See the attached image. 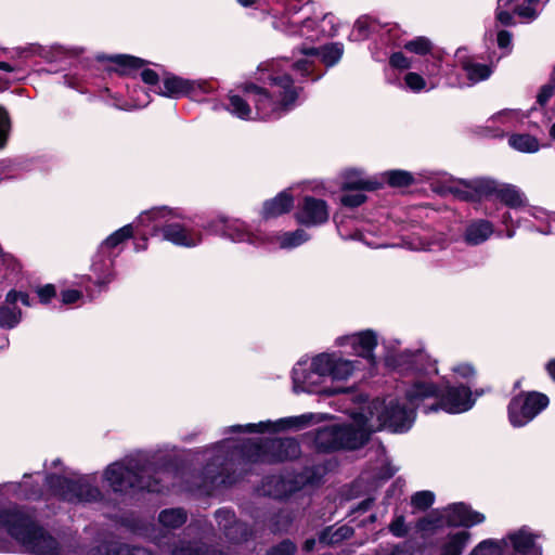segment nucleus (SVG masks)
<instances>
[{
    "label": "nucleus",
    "mask_w": 555,
    "mask_h": 555,
    "mask_svg": "<svg viewBox=\"0 0 555 555\" xmlns=\"http://www.w3.org/2000/svg\"><path fill=\"white\" fill-rule=\"evenodd\" d=\"M386 348V366L399 375L411 376L404 398L373 401L370 417L361 415L351 424H332L317 429L313 443L318 451L359 449L376 430L405 433L413 426L421 402L438 393V388L429 380L431 375L438 374L436 361L425 350L397 351L391 341Z\"/></svg>",
    "instance_id": "f257e3e1"
},
{
    "label": "nucleus",
    "mask_w": 555,
    "mask_h": 555,
    "mask_svg": "<svg viewBox=\"0 0 555 555\" xmlns=\"http://www.w3.org/2000/svg\"><path fill=\"white\" fill-rule=\"evenodd\" d=\"M207 464L196 477L198 481L189 491L210 494L219 486L236 481L237 469H245L249 463H278L299 456L300 446L293 438L272 439L263 443L253 439H224L209 450Z\"/></svg>",
    "instance_id": "f03ea898"
},
{
    "label": "nucleus",
    "mask_w": 555,
    "mask_h": 555,
    "mask_svg": "<svg viewBox=\"0 0 555 555\" xmlns=\"http://www.w3.org/2000/svg\"><path fill=\"white\" fill-rule=\"evenodd\" d=\"M259 80L266 87L249 83L245 87L248 100L253 102L255 115L249 103L240 95H230L225 107L233 116L243 119H279L295 106L301 88L295 85L292 76L285 70L284 62L269 61L259 67Z\"/></svg>",
    "instance_id": "7ed1b4c3"
},
{
    "label": "nucleus",
    "mask_w": 555,
    "mask_h": 555,
    "mask_svg": "<svg viewBox=\"0 0 555 555\" xmlns=\"http://www.w3.org/2000/svg\"><path fill=\"white\" fill-rule=\"evenodd\" d=\"M170 472L167 468L156 469L150 452L135 451L124 459L111 463L103 473V479L116 493L147 491L160 493L168 489Z\"/></svg>",
    "instance_id": "20e7f679"
},
{
    "label": "nucleus",
    "mask_w": 555,
    "mask_h": 555,
    "mask_svg": "<svg viewBox=\"0 0 555 555\" xmlns=\"http://www.w3.org/2000/svg\"><path fill=\"white\" fill-rule=\"evenodd\" d=\"M0 530H4L31 555H64L57 540L16 506L0 508Z\"/></svg>",
    "instance_id": "39448f33"
},
{
    "label": "nucleus",
    "mask_w": 555,
    "mask_h": 555,
    "mask_svg": "<svg viewBox=\"0 0 555 555\" xmlns=\"http://www.w3.org/2000/svg\"><path fill=\"white\" fill-rule=\"evenodd\" d=\"M183 214L179 209H171L169 207H154L150 210L142 212L139 216L141 224L151 225V230L146 232L151 236L157 235L162 232L164 240L171 242L175 245L183 247H195L202 242V235L189 231L182 224L172 222L175 219H182Z\"/></svg>",
    "instance_id": "423d86ee"
},
{
    "label": "nucleus",
    "mask_w": 555,
    "mask_h": 555,
    "mask_svg": "<svg viewBox=\"0 0 555 555\" xmlns=\"http://www.w3.org/2000/svg\"><path fill=\"white\" fill-rule=\"evenodd\" d=\"M46 485L54 496L70 504L100 503L104 499L98 487L96 474L79 475L75 478L48 474Z\"/></svg>",
    "instance_id": "0eeeda50"
},
{
    "label": "nucleus",
    "mask_w": 555,
    "mask_h": 555,
    "mask_svg": "<svg viewBox=\"0 0 555 555\" xmlns=\"http://www.w3.org/2000/svg\"><path fill=\"white\" fill-rule=\"evenodd\" d=\"M205 229L211 234L227 238L233 243H247L253 246H267L271 242L268 234L260 230L254 231L240 219L217 217L208 221Z\"/></svg>",
    "instance_id": "6e6552de"
},
{
    "label": "nucleus",
    "mask_w": 555,
    "mask_h": 555,
    "mask_svg": "<svg viewBox=\"0 0 555 555\" xmlns=\"http://www.w3.org/2000/svg\"><path fill=\"white\" fill-rule=\"evenodd\" d=\"M438 393L430 398H436L437 402L424 406V413L444 411L449 414H460L470 410L475 404V398L469 387L464 385L451 386L449 383L437 385Z\"/></svg>",
    "instance_id": "1a4fd4ad"
},
{
    "label": "nucleus",
    "mask_w": 555,
    "mask_h": 555,
    "mask_svg": "<svg viewBox=\"0 0 555 555\" xmlns=\"http://www.w3.org/2000/svg\"><path fill=\"white\" fill-rule=\"evenodd\" d=\"M308 5L298 7L289 5L285 9L280 17H275L272 25L275 29L281 30L289 36H301L310 40L319 38L320 34H324L325 29L318 30V22L305 14L297 17L300 12L307 11Z\"/></svg>",
    "instance_id": "9d476101"
},
{
    "label": "nucleus",
    "mask_w": 555,
    "mask_h": 555,
    "mask_svg": "<svg viewBox=\"0 0 555 555\" xmlns=\"http://www.w3.org/2000/svg\"><path fill=\"white\" fill-rule=\"evenodd\" d=\"M547 396L532 391L514 397L507 406L508 421L513 427H524L548 405Z\"/></svg>",
    "instance_id": "9b49d317"
},
{
    "label": "nucleus",
    "mask_w": 555,
    "mask_h": 555,
    "mask_svg": "<svg viewBox=\"0 0 555 555\" xmlns=\"http://www.w3.org/2000/svg\"><path fill=\"white\" fill-rule=\"evenodd\" d=\"M300 52L306 56V59L298 60L293 63H289V61L285 59H279L278 61L284 62V68L289 75V70H292L305 78L312 72L313 62L309 60V57H319L325 66L332 67L343 57L344 46L340 42H333L325 44L320 49L302 48Z\"/></svg>",
    "instance_id": "f8f14e48"
},
{
    "label": "nucleus",
    "mask_w": 555,
    "mask_h": 555,
    "mask_svg": "<svg viewBox=\"0 0 555 555\" xmlns=\"http://www.w3.org/2000/svg\"><path fill=\"white\" fill-rule=\"evenodd\" d=\"M328 418L324 413H306L299 416L281 418L276 422L261 421L246 425H232L224 429V434L236 433H276L285 428H302L308 424H315Z\"/></svg>",
    "instance_id": "ddd939ff"
},
{
    "label": "nucleus",
    "mask_w": 555,
    "mask_h": 555,
    "mask_svg": "<svg viewBox=\"0 0 555 555\" xmlns=\"http://www.w3.org/2000/svg\"><path fill=\"white\" fill-rule=\"evenodd\" d=\"M324 377H326V374L318 370L315 365V357L311 359L310 363L308 359H300L292 372L293 389L297 393H336V390L331 391L320 388Z\"/></svg>",
    "instance_id": "4468645a"
},
{
    "label": "nucleus",
    "mask_w": 555,
    "mask_h": 555,
    "mask_svg": "<svg viewBox=\"0 0 555 555\" xmlns=\"http://www.w3.org/2000/svg\"><path fill=\"white\" fill-rule=\"evenodd\" d=\"M473 186L480 195H495L511 208L521 207L526 202L525 194L512 184H502L494 180L480 178L473 182Z\"/></svg>",
    "instance_id": "2eb2a0df"
},
{
    "label": "nucleus",
    "mask_w": 555,
    "mask_h": 555,
    "mask_svg": "<svg viewBox=\"0 0 555 555\" xmlns=\"http://www.w3.org/2000/svg\"><path fill=\"white\" fill-rule=\"evenodd\" d=\"M357 363L345 359L339 352H322L315 356L318 370L333 380H347L357 370Z\"/></svg>",
    "instance_id": "dca6fc26"
},
{
    "label": "nucleus",
    "mask_w": 555,
    "mask_h": 555,
    "mask_svg": "<svg viewBox=\"0 0 555 555\" xmlns=\"http://www.w3.org/2000/svg\"><path fill=\"white\" fill-rule=\"evenodd\" d=\"M336 344L341 347L349 346L356 356L364 358L370 364L375 365L374 350L378 344V337L373 330L340 336L336 339Z\"/></svg>",
    "instance_id": "f3484780"
},
{
    "label": "nucleus",
    "mask_w": 555,
    "mask_h": 555,
    "mask_svg": "<svg viewBox=\"0 0 555 555\" xmlns=\"http://www.w3.org/2000/svg\"><path fill=\"white\" fill-rule=\"evenodd\" d=\"M330 217L328 206L324 199L312 196L304 197L296 212L298 223L306 227H318L327 222Z\"/></svg>",
    "instance_id": "a211bd4d"
},
{
    "label": "nucleus",
    "mask_w": 555,
    "mask_h": 555,
    "mask_svg": "<svg viewBox=\"0 0 555 555\" xmlns=\"http://www.w3.org/2000/svg\"><path fill=\"white\" fill-rule=\"evenodd\" d=\"M215 518L224 537L233 543L247 541L251 535L250 528L245 522L237 520L234 512L231 509H217Z\"/></svg>",
    "instance_id": "6ab92c4d"
},
{
    "label": "nucleus",
    "mask_w": 555,
    "mask_h": 555,
    "mask_svg": "<svg viewBox=\"0 0 555 555\" xmlns=\"http://www.w3.org/2000/svg\"><path fill=\"white\" fill-rule=\"evenodd\" d=\"M446 527H473L485 521V515L464 503H454L443 509Z\"/></svg>",
    "instance_id": "aec40b11"
},
{
    "label": "nucleus",
    "mask_w": 555,
    "mask_h": 555,
    "mask_svg": "<svg viewBox=\"0 0 555 555\" xmlns=\"http://www.w3.org/2000/svg\"><path fill=\"white\" fill-rule=\"evenodd\" d=\"M116 258V253L107 254L100 248L93 256L91 271L95 278V284L98 286L106 285L114 280V261Z\"/></svg>",
    "instance_id": "412c9836"
},
{
    "label": "nucleus",
    "mask_w": 555,
    "mask_h": 555,
    "mask_svg": "<svg viewBox=\"0 0 555 555\" xmlns=\"http://www.w3.org/2000/svg\"><path fill=\"white\" fill-rule=\"evenodd\" d=\"M382 186L378 177L367 176L362 170L349 169L343 176V191H375Z\"/></svg>",
    "instance_id": "4be33fe9"
},
{
    "label": "nucleus",
    "mask_w": 555,
    "mask_h": 555,
    "mask_svg": "<svg viewBox=\"0 0 555 555\" xmlns=\"http://www.w3.org/2000/svg\"><path fill=\"white\" fill-rule=\"evenodd\" d=\"M494 232L493 224L485 219H477L469 222L464 231V242L470 246L485 243Z\"/></svg>",
    "instance_id": "5701e85b"
},
{
    "label": "nucleus",
    "mask_w": 555,
    "mask_h": 555,
    "mask_svg": "<svg viewBox=\"0 0 555 555\" xmlns=\"http://www.w3.org/2000/svg\"><path fill=\"white\" fill-rule=\"evenodd\" d=\"M271 238V242L267 243V245L279 244L281 249H294L310 240V235L304 229H296L295 231L282 232L279 234H268Z\"/></svg>",
    "instance_id": "b1692460"
},
{
    "label": "nucleus",
    "mask_w": 555,
    "mask_h": 555,
    "mask_svg": "<svg viewBox=\"0 0 555 555\" xmlns=\"http://www.w3.org/2000/svg\"><path fill=\"white\" fill-rule=\"evenodd\" d=\"M33 475L25 474L22 482H10L4 485L8 492L15 494L20 499L33 500L42 494V488L38 482H33Z\"/></svg>",
    "instance_id": "393cba45"
},
{
    "label": "nucleus",
    "mask_w": 555,
    "mask_h": 555,
    "mask_svg": "<svg viewBox=\"0 0 555 555\" xmlns=\"http://www.w3.org/2000/svg\"><path fill=\"white\" fill-rule=\"evenodd\" d=\"M293 196L283 191L279 193L274 198L264 202L262 208V216L266 219L279 217L285 212H288L293 207Z\"/></svg>",
    "instance_id": "a878e982"
},
{
    "label": "nucleus",
    "mask_w": 555,
    "mask_h": 555,
    "mask_svg": "<svg viewBox=\"0 0 555 555\" xmlns=\"http://www.w3.org/2000/svg\"><path fill=\"white\" fill-rule=\"evenodd\" d=\"M537 534L531 532L527 527H522L511 532L505 538L506 543L509 542L516 553L528 555L534 547Z\"/></svg>",
    "instance_id": "bb28decb"
},
{
    "label": "nucleus",
    "mask_w": 555,
    "mask_h": 555,
    "mask_svg": "<svg viewBox=\"0 0 555 555\" xmlns=\"http://www.w3.org/2000/svg\"><path fill=\"white\" fill-rule=\"evenodd\" d=\"M87 555H153V553L144 547L120 543H105L90 550Z\"/></svg>",
    "instance_id": "cd10ccee"
},
{
    "label": "nucleus",
    "mask_w": 555,
    "mask_h": 555,
    "mask_svg": "<svg viewBox=\"0 0 555 555\" xmlns=\"http://www.w3.org/2000/svg\"><path fill=\"white\" fill-rule=\"evenodd\" d=\"M133 235V229L131 224H126L122 228L113 232L107 236L99 246V248L105 253H116V257L121 251L120 245L129 240Z\"/></svg>",
    "instance_id": "c85d7f7f"
},
{
    "label": "nucleus",
    "mask_w": 555,
    "mask_h": 555,
    "mask_svg": "<svg viewBox=\"0 0 555 555\" xmlns=\"http://www.w3.org/2000/svg\"><path fill=\"white\" fill-rule=\"evenodd\" d=\"M188 520V513L182 507H170L159 512L157 521L168 530H175L182 527Z\"/></svg>",
    "instance_id": "c756f323"
},
{
    "label": "nucleus",
    "mask_w": 555,
    "mask_h": 555,
    "mask_svg": "<svg viewBox=\"0 0 555 555\" xmlns=\"http://www.w3.org/2000/svg\"><path fill=\"white\" fill-rule=\"evenodd\" d=\"M22 310L17 305L8 302V296L0 304V328L12 330L15 328L22 321Z\"/></svg>",
    "instance_id": "7c9ffc66"
},
{
    "label": "nucleus",
    "mask_w": 555,
    "mask_h": 555,
    "mask_svg": "<svg viewBox=\"0 0 555 555\" xmlns=\"http://www.w3.org/2000/svg\"><path fill=\"white\" fill-rule=\"evenodd\" d=\"M188 85L189 79L168 75L164 78L163 87H159L158 94L172 99L188 95Z\"/></svg>",
    "instance_id": "2f4dec72"
},
{
    "label": "nucleus",
    "mask_w": 555,
    "mask_h": 555,
    "mask_svg": "<svg viewBox=\"0 0 555 555\" xmlns=\"http://www.w3.org/2000/svg\"><path fill=\"white\" fill-rule=\"evenodd\" d=\"M539 2L540 0H524L520 4L516 5H513V2L508 8H505V10L509 11L514 18L515 15H517L522 21L530 23L540 15ZM514 25H516L515 21Z\"/></svg>",
    "instance_id": "473e14b6"
},
{
    "label": "nucleus",
    "mask_w": 555,
    "mask_h": 555,
    "mask_svg": "<svg viewBox=\"0 0 555 555\" xmlns=\"http://www.w3.org/2000/svg\"><path fill=\"white\" fill-rule=\"evenodd\" d=\"M470 539L467 531H459L449 534L446 542L441 545L440 555H461Z\"/></svg>",
    "instance_id": "72a5a7b5"
},
{
    "label": "nucleus",
    "mask_w": 555,
    "mask_h": 555,
    "mask_svg": "<svg viewBox=\"0 0 555 555\" xmlns=\"http://www.w3.org/2000/svg\"><path fill=\"white\" fill-rule=\"evenodd\" d=\"M508 144L512 149L520 153H535L541 147L538 139L527 133H514L509 135Z\"/></svg>",
    "instance_id": "f704fd0d"
},
{
    "label": "nucleus",
    "mask_w": 555,
    "mask_h": 555,
    "mask_svg": "<svg viewBox=\"0 0 555 555\" xmlns=\"http://www.w3.org/2000/svg\"><path fill=\"white\" fill-rule=\"evenodd\" d=\"M462 67L472 85L487 80L493 73L491 66L473 61L463 62Z\"/></svg>",
    "instance_id": "c9c22d12"
},
{
    "label": "nucleus",
    "mask_w": 555,
    "mask_h": 555,
    "mask_svg": "<svg viewBox=\"0 0 555 555\" xmlns=\"http://www.w3.org/2000/svg\"><path fill=\"white\" fill-rule=\"evenodd\" d=\"M379 180L383 183L387 182L392 188H405L415 183V178L410 171L400 169L385 171Z\"/></svg>",
    "instance_id": "e433bc0d"
},
{
    "label": "nucleus",
    "mask_w": 555,
    "mask_h": 555,
    "mask_svg": "<svg viewBox=\"0 0 555 555\" xmlns=\"http://www.w3.org/2000/svg\"><path fill=\"white\" fill-rule=\"evenodd\" d=\"M337 231L339 233V235L341 236V238L344 240H357V241H361L363 242L365 245L372 247V248H386V247H390L391 245L385 243V242H379L377 240H374L372 238V233L369 231V230H365V231H359L357 230L353 234H348L345 232V225L344 224H338L337 225Z\"/></svg>",
    "instance_id": "4c0bfd02"
},
{
    "label": "nucleus",
    "mask_w": 555,
    "mask_h": 555,
    "mask_svg": "<svg viewBox=\"0 0 555 555\" xmlns=\"http://www.w3.org/2000/svg\"><path fill=\"white\" fill-rule=\"evenodd\" d=\"M376 29V22L369 16H361L353 25L349 38L354 41L367 39L372 31Z\"/></svg>",
    "instance_id": "58836bf2"
},
{
    "label": "nucleus",
    "mask_w": 555,
    "mask_h": 555,
    "mask_svg": "<svg viewBox=\"0 0 555 555\" xmlns=\"http://www.w3.org/2000/svg\"><path fill=\"white\" fill-rule=\"evenodd\" d=\"M528 212L535 220L543 223L542 225L534 228V231H537L543 235H550V234L554 233L552 223L555 222V212H548L539 207H533V208L529 209ZM531 230H533V228H531Z\"/></svg>",
    "instance_id": "ea45409f"
},
{
    "label": "nucleus",
    "mask_w": 555,
    "mask_h": 555,
    "mask_svg": "<svg viewBox=\"0 0 555 555\" xmlns=\"http://www.w3.org/2000/svg\"><path fill=\"white\" fill-rule=\"evenodd\" d=\"M352 534L353 529L346 525L340 526L334 531L332 527H328L320 533L319 540L321 543L324 544H337L344 540L349 539L350 537H352Z\"/></svg>",
    "instance_id": "a19ab883"
},
{
    "label": "nucleus",
    "mask_w": 555,
    "mask_h": 555,
    "mask_svg": "<svg viewBox=\"0 0 555 555\" xmlns=\"http://www.w3.org/2000/svg\"><path fill=\"white\" fill-rule=\"evenodd\" d=\"M506 540L487 539L479 542L470 552V555H503Z\"/></svg>",
    "instance_id": "79ce46f5"
},
{
    "label": "nucleus",
    "mask_w": 555,
    "mask_h": 555,
    "mask_svg": "<svg viewBox=\"0 0 555 555\" xmlns=\"http://www.w3.org/2000/svg\"><path fill=\"white\" fill-rule=\"evenodd\" d=\"M446 527L443 511H434L416 522V529L422 532L434 531Z\"/></svg>",
    "instance_id": "37998d69"
},
{
    "label": "nucleus",
    "mask_w": 555,
    "mask_h": 555,
    "mask_svg": "<svg viewBox=\"0 0 555 555\" xmlns=\"http://www.w3.org/2000/svg\"><path fill=\"white\" fill-rule=\"evenodd\" d=\"M216 90V83L209 80H189L188 96L202 101V96L212 93Z\"/></svg>",
    "instance_id": "c03bdc74"
},
{
    "label": "nucleus",
    "mask_w": 555,
    "mask_h": 555,
    "mask_svg": "<svg viewBox=\"0 0 555 555\" xmlns=\"http://www.w3.org/2000/svg\"><path fill=\"white\" fill-rule=\"evenodd\" d=\"M108 60L118 65L122 74H128L131 69L140 68L145 63L144 60L128 54L112 55Z\"/></svg>",
    "instance_id": "a18cd8bd"
},
{
    "label": "nucleus",
    "mask_w": 555,
    "mask_h": 555,
    "mask_svg": "<svg viewBox=\"0 0 555 555\" xmlns=\"http://www.w3.org/2000/svg\"><path fill=\"white\" fill-rule=\"evenodd\" d=\"M525 118V115L517 109H503L498 114L493 115L490 121L494 122H503L508 127H515L518 122H520Z\"/></svg>",
    "instance_id": "49530a36"
},
{
    "label": "nucleus",
    "mask_w": 555,
    "mask_h": 555,
    "mask_svg": "<svg viewBox=\"0 0 555 555\" xmlns=\"http://www.w3.org/2000/svg\"><path fill=\"white\" fill-rule=\"evenodd\" d=\"M435 502V494L431 491L424 490L415 492L411 496V505L417 511L428 509Z\"/></svg>",
    "instance_id": "de8ad7c7"
},
{
    "label": "nucleus",
    "mask_w": 555,
    "mask_h": 555,
    "mask_svg": "<svg viewBox=\"0 0 555 555\" xmlns=\"http://www.w3.org/2000/svg\"><path fill=\"white\" fill-rule=\"evenodd\" d=\"M516 0H498V7L495 11L496 21L504 26H514L513 14L505 10Z\"/></svg>",
    "instance_id": "09e8293b"
},
{
    "label": "nucleus",
    "mask_w": 555,
    "mask_h": 555,
    "mask_svg": "<svg viewBox=\"0 0 555 555\" xmlns=\"http://www.w3.org/2000/svg\"><path fill=\"white\" fill-rule=\"evenodd\" d=\"M296 552V543L289 539H285L269 547L266 555H295Z\"/></svg>",
    "instance_id": "8fccbe9b"
},
{
    "label": "nucleus",
    "mask_w": 555,
    "mask_h": 555,
    "mask_svg": "<svg viewBox=\"0 0 555 555\" xmlns=\"http://www.w3.org/2000/svg\"><path fill=\"white\" fill-rule=\"evenodd\" d=\"M340 196V204L345 207L356 208L366 201V195L362 191H345Z\"/></svg>",
    "instance_id": "3c124183"
},
{
    "label": "nucleus",
    "mask_w": 555,
    "mask_h": 555,
    "mask_svg": "<svg viewBox=\"0 0 555 555\" xmlns=\"http://www.w3.org/2000/svg\"><path fill=\"white\" fill-rule=\"evenodd\" d=\"M389 532L396 538H404L409 533V526L403 515H395L388 525Z\"/></svg>",
    "instance_id": "603ef678"
},
{
    "label": "nucleus",
    "mask_w": 555,
    "mask_h": 555,
    "mask_svg": "<svg viewBox=\"0 0 555 555\" xmlns=\"http://www.w3.org/2000/svg\"><path fill=\"white\" fill-rule=\"evenodd\" d=\"M404 48L413 53L424 55L431 49L430 41L425 37H417L404 44Z\"/></svg>",
    "instance_id": "864d4df0"
},
{
    "label": "nucleus",
    "mask_w": 555,
    "mask_h": 555,
    "mask_svg": "<svg viewBox=\"0 0 555 555\" xmlns=\"http://www.w3.org/2000/svg\"><path fill=\"white\" fill-rule=\"evenodd\" d=\"M292 520L293 519H292L289 513L281 511L273 517L271 530L273 532L286 531L288 529L289 525L292 524Z\"/></svg>",
    "instance_id": "5fc2aeb1"
},
{
    "label": "nucleus",
    "mask_w": 555,
    "mask_h": 555,
    "mask_svg": "<svg viewBox=\"0 0 555 555\" xmlns=\"http://www.w3.org/2000/svg\"><path fill=\"white\" fill-rule=\"evenodd\" d=\"M477 179L470 180V181H461V183L466 188L465 190H462L460 188H450V192L453 193L455 196H457L460 199L463 201H472L474 199V192L480 195L473 186V182Z\"/></svg>",
    "instance_id": "6e6d98bb"
},
{
    "label": "nucleus",
    "mask_w": 555,
    "mask_h": 555,
    "mask_svg": "<svg viewBox=\"0 0 555 555\" xmlns=\"http://www.w3.org/2000/svg\"><path fill=\"white\" fill-rule=\"evenodd\" d=\"M405 86L413 92H420L425 89L426 81L417 73L410 72L404 76Z\"/></svg>",
    "instance_id": "4d7b16f0"
},
{
    "label": "nucleus",
    "mask_w": 555,
    "mask_h": 555,
    "mask_svg": "<svg viewBox=\"0 0 555 555\" xmlns=\"http://www.w3.org/2000/svg\"><path fill=\"white\" fill-rule=\"evenodd\" d=\"M554 94H555V80H552L548 83L541 87V89L537 95L538 104L542 107L545 106Z\"/></svg>",
    "instance_id": "13d9d810"
},
{
    "label": "nucleus",
    "mask_w": 555,
    "mask_h": 555,
    "mask_svg": "<svg viewBox=\"0 0 555 555\" xmlns=\"http://www.w3.org/2000/svg\"><path fill=\"white\" fill-rule=\"evenodd\" d=\"M389 64L393 68L408 69L411 67L410 60L402 52H395L389 59Z\"/></svg>",
    "instance_id": "bf43d9fd"
},
{
    "label": "nucleus",
    "mask_w": 555,
    "mask_h": 555,
    "mask_svg": "<svg viewBox=\"0 0 555 555\" xmlns=\"http://www.w3.org/2000/svg\"><path fill=\"white\" fill-rule=\"evenodd\" d=\"M512 33L508 30H499L496 34V43L498 47L502 50H505L506 53H509L512 50Z\"/></svg>",
    "instance_id": "052dcab7"
},
{
    "label": "nucleus",
    "mask_w": 555,
    "mask_h": 555,
    "mask_svg": "<svg viewBox=\"0 0 555 555\" xmlns=\"http://www.w3.org/2000/svg\"><path fill=\"white\" fill-rule=\"evenodd\" d=\"M7 296H8L9 304L13 302V304L17 305V302H21L22 305H24L26 307H29L31 305L29 295L27 293L11 289L10 292L7 293Z\"/></svg>",
    "instance_id": "680f3d73"
},
{
    "label": "nucleus",
    "mask_w": 555,
    "mask_h": 555,
    "mask_svg": "<svg viewBox=\"0 0 555 555\" xmlns=\"http://www.w3.org/2000/svg\"><path fill=\"white\" fill-rule=\"evenodd\" d=\"M10 128V120L7 112L0 107V147L3 146Z\"/></svg>",
    "instance_id": "e2e57ef3"
},
{
    "label": "nucleus",
    "mask_w": 555,
    "mask_h": 555,
    "mask_svg": "<svg viewBox=\"0 0 555 555\" xmlns=\"http://www.w3.org/2000/svg\"><path fill=\"white\" fill-rule=\"evenodd\" d=\"M38 297L42 304H48L55 296V287L52 284H47L37 289Z\"/></svg>",
    "instance_id": "0e129e2a"
},
{
    "label": "nucleus",
    "mask_w": 555,
    "mask_h": 555,
    "mask_svg": "<svg viewBox=\"0 0 555 555\" xmlns=\"http://www.w3.org/2000/svg\"><path fill=\"white\" fill-rule=\"evenodd\" d=\"M82 297L81 292L77 289H66L62 292V301L65 305L75 304Z\"/></svg>",
    "instance_id": "69168bd1"
},
{
    "label": "nucleus",
    "mask_w": 555,
    "mask_h": 555,
    "mask_svg": "<svg viewBox=\"0 0 555 555\" xmlns=\"http://www.w3.org/2000/svg\"><path fill=\"white\" fill-rule=\"evenodd\" d=\"M452 371L464 378H468L475 374V369L468 363L455 365Z\"/></svg>",
    "instance_id": "338daca9"
},
{
    "label": "nucleus",
    "mask_w": 555,
    "mask_h": 555,
    "mask_svg": "<svg viewBox=\"0 0 555 555\" xmlns=\"http://www.w3.org/2000/svg\"><path fill=\"white\" fill-rule=\"evenodd\" d=\"M390 555H414L413 547L410 543L404 542L402 544L397 545Z\"/></svg>",
    "instance_id": "774afa93"
}]
</instances>
